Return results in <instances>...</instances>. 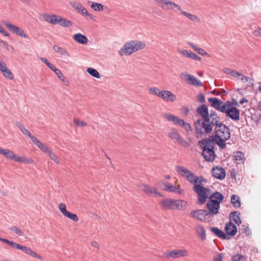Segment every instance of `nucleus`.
<instances>
[{
	"label": "nucleus",
	"instance_id": "obj_46",
	"mask_svg": "<svg viewBox=\"0 0 261 261\" xmlns=\"http://www.w3.org/2000/svg\"><path fill=\"white\" fill-rule=\"evenodd\" d=\"M214 95L219 96L220 95L221 97L227 96V92L223 89H220L219 90H213L211 92Z\"/></svg>",
	"mask_w": 261,
	"mask_h": 261
},
{
	"label": "nucleus",
	"instance_id": "obj_10",
	"mask_svg": "<svg viewBox=\"0 0 261 261\" xmlns=\"http://www.w3.org/2000/svg\"><path fill=\"white\" fill-rule=\"evenodd\" d=\"M190 215L192 217L204 222H208L210 221L209 219L210 217L208 215L207 211L205 210H193L191 212ZM211 220H212V219H211Z\"/></svg>",
	"mask_w": 261,
	"mask_h": 261
},
{
	"label": "nucleus",
	"instance_id": "obj_13",
	"mask_svg": "<svg viewBox=\"0 0 261 261\" xmlns=\"http://www.w3.org/2000/svg\"><path fill=\"white\" fill-rule=\"evenodd\" d=\"M141 188L143 192L148 196L152 197L157 196L160 197L163 196V194L157 189V188L148 185L143 184Z\"/></svg>",
	"mask_w": 261,
	"mask_h": 261
},
{
	"label": "nucleus",
	"instance_id": "obj_56",
	"mask_svg": "<svg viewBox=\"0 0 261 261\" xmlns=\"http://www.w3.org/2000/svg\"><path fill=\"white\" fill-rule=\"evenodd\" d=\"M167 185V182H165L164 181H159L157 183V186L162 190L164 191V188H166V186Z\"/></svg>",
	"mask_w": 261,
	"mask_h": 261
},
{
	"label": "nucleus",
	"instance_id": "obj_14",
	"mask_svg": "<svg viewBox=\"0 0 261 261\" xmlns=\"http://www.w3.org/2000/svg\"><path fill=\"white\" fill-rule=\"evenodd\" d=\"M181 77L188 84L197 87L202 86V83L199 80L196 79L193 75L185 72L180 75Z\"/></svg>",
	"mask_w": 261,
	"mask_h": 261
},
{
	"label": "nucleus",
	"instance_id": "obj_22",
	"mask_svg": "<svg viewBox=\"0 0 261 261\" xmlns=\"http://www.w3.org/2000/svg\"><path fill=\"white\" fill-rule=\"evenodd\" d=\"M202 155L204 159L207 162H212L215 158L214 149H202Z\"/></svg>",
	"mask_w": 261,
	"mask_h": 261
},
{
	"label": "nucleus",
	"instance_id": "obj_29",
	"mask_svg": "<svg viewBox=\"0 0 261 261\" xmlns=\"http://www.w3.org/2000/svg\"><path fill=\"white\" fill-rule=\"evenodd\" d=\"M1 154H3L6 158H8L13 161H15L16 154L12 151L7 149H2Z\"/></svg>",
	"mask_w": 261,
	"mask_h": 261
},
{
	"label": "nucleus",
	"instance_id": "obj_18",
	"mask_svg": "<svg viewBox=\"0 0 261 261\" xmlns=\"http://www.w3.org/2000/svg\"><path fill=\"white\" fill-rule=\"evenodd\" d=\"M3 24L6 25L13 34L18 35L21 37L27 38L28 36L24 31L19 27L14 25L10 22L6 21H3Z\"/></svg>",
	"mask_w": 261,
	"mask_h": 261
},
{
	"label": "nucleus",
	"instance_id": "obj_37",
	"mask_svg": "<svg viewBox=\"0 0 261 261\" xmlns=\"http://www.w3.org/2000/svg\"><path fill=\"white\" fill-rule=\"evenodd\" d=\"M231 202L235 208H239L241 206V202L239 196L233 195L231 197Z\"/></svg>",
	"mask_w": 261,
	"mask_h": 261
},
{
	"label": "nucleus",
	"instance_id": "obj_9",
	"mask_svg": "<svg viewBox=\"0 0 261 261\" xmlns=\"http://www.w3.org/2000/svg\"><path fill=\"white\" fill-rule=\"evenodd\" d=\"M70 5L78 13L86 17L87 20L93 19V15L88 12L82 4L77 2H71Z\"/></svg>",
	"mask_w": 261,
	"mask_h": 261
},
{
	"label": "nucleus",
	"instance_id": "obj_8",
	"mask_svg": "<svg viewBox=\"0 0 261 261\" xmlns=\"http://www.w3.org/2000/svg\"><path fill=\"white\" fill-rule=\"evenodd\" d=\"M164 118L169 121L172 122L175 124H178L182 126L186 130L187 133H189V131L191 130V126L190 124L185 122V121L182 119H180L175 116L168 113L164 114Z\"/></svg>",
	"mask_w": 261,
	"mask_h": 261
},
{
	"label": "nucleus",
	"instance_id": "obj_7",
	"mask_svg": "<svg viewBox=\"0 0 261 261\" xmlns=\"http://www.w3.org/2000/svg\"><path fill=\"white\" fill-rule=\"evenodd\" d=\"M156 4L166 11L172 10L175 13L180 12L181 13V7L174 2L169 0H154Z\"/></svg>",
	"mask_w": 261,
	"mask_h": 261
},
{
	"label": "nucleus",
	"instance_id": "obj_25",
	"mask_svg": "<svg viewBox=\"0 0 261 261\" xmlns=\"http://www.w3.org/2000/svg\"><path fill=\"white\" fill-rule=\"evenodd\" d=\"M146 46L145 43L142 41H132V54L143 49Z\"/></svg>",
	"mask_w": 261,
	"mask_h": 261
},
{
	"label": "nucleus",
	"instance_id": "obj_60",
	"mask_svg": "<svg viewBox=\"0 0 261 261\" xmlns=\"http://www.w3.org/2000/svg\"><path fill=\"white\" fill-rule=\"evenodd\" d=\"M229 102L230 103L231 107H239V104L238 102V101L236 99H232V101H229Z\"/></svg>",
	"mask_w": 261,
	"mask_h": 261
},
{
	"label": "nucleus",
	"instance_id": "obj_2",
	"mask_svg": "<svg viewBox=\"0 0 261 261\" xmlns=\"http://www.w3.org/2000/svg\"><path fill=\"white\" fill-rule=\"evenodd\" d=\"M212 107L215 109L226 114V115L234 121L240 119V111L236 107H231L229 101L223 102L219 99H208Z\"/></svg>",
	"mask_w": 261,
	"mask_h": 261
},
{
	"label": "nucleus",
	"instance_id": "obj_30",
	"mask_svg": "<svg viewBox=\"0 0 261 261\" xmlns=\"http://www.w3.org/2000/svg\"><path fill=\"white\" fill-rule=\"evenodd\" d=\"M195 230L202 240L204 241L206 240V232L203 226L200 225H197L195 228Z\"/></svg>",
	"mask_w": 261,
	"mask_h": 261
},
{
	"label": "nucleus",
	"instance_id": "obj_50",
	"mask_svg": "<svg viewBox=\"0 0 261 261\" xmlns=\"http://www.w3.org/2000/svg\"><path fill=\"white\" fill-rule=\"evenodd\" d=\"M251 119L256 123H261V114L259 113H255L252 115Z\"/></svg>",
	"mask_w": 261,
	"mask_h": 261
},
{
	"label": "nucleus",
	"instance_id": "obj_45",
	"mask_svg": "<svg viewBox=\"0 0 261 261\" xmlns=\"http://www.w3.org/2000/svg\"><path fill=\"white\" fill-rule=\"evenodd\" d=\"M64 216L74 222H77L79 220V218L76 215L68 211Z\"/></svg>",
	"mask_w": 261,
	"mask_h": 261
},
{
	"label": "nucleus",
	"instance_id": "obj_36",
	"mask_svg": "<svg viewBox=\"0 0 261 261\" xmlns=\"http://www.w3.org/2000/svg\"><path fill=\"white\" fill-rule=\"evenodd\" d=\"M53 49L56 53H58L61 55L67 57H70L69 53L63 47H60L57 45H54L53 46Z\"/></svg>",
	"mask_w": 261,
	"mask_h": 261
},
{
	"label": "nucleus",
	"instance_id": "obj_27",
	"mask_svg": "<svg viewBox=\"0 0 261 261\" xmlns=\"http://www.w3.org/2000/svg\"><path fill=\"white\" fill-rule=\"evenodd\" d=\"M211 230L219 238L224 240H228L230 238L227 235L225 234L222 230L217 227H212L211 228Z\"/></svg>",
	"mask_w": 261,
	"mask_h": 261
},
{
	"label": "nucleus",
	"instance_id": "obj_3",
	"mask_svg": "<svg viewBox=\"0 0 261 261\" xmlns=\"http://www.w3.org/2000/svg\"><path fill=\"white\" fill-rule=\"evenodd\" d=\"M215 135L213 137L216 139V143L221 148L226 146L225 142L230 137V129L225 124H222L215 128Z\"/></svg>",
	"mask_w": 261,
	"mask_h": 261
},
{
	"label": "nucleus",
	"instance_id": "obj_63",
	"mask_svg": "<svg viewBox=\"0 0 261 261\" xmlns=\"http://www.w3.org/2000/svg\"><path fill=\"white\" fill-rule=\"evenodd\" d=\"M242 73H240L235 70H233L232 72V73L231 74V76L236 77L238 80L240 79V76L241 75Z\"/></svg>",
	"mask_w": 261,
	"mask_h": 261
},
{
	"label": "nucleus",
	"instance_id": "obj_39",
	"mask_svg": "<svg viewBox=\"0 0 261 261\" xmlns=\"http://www.w3.org/2000/svg\"><path fill=\"white\" fill-rule=\"evenodd\" d=\"M181 14H182L183 15L185 16L186 17H187L188 18H189L190 20H191L192 21L199 22L200 20L199 18L196 15H193L189 12H186L184 11H181Z\"/></svg>",
	"mask_w": 261,
	"mask_h": 261
},
{
	"label": "nucleus",
	"instance_id": "obj_38",
	"mask_svg": "<svg viewBox=\"0 0 261 261\" xmlns=\"http://www.w3.org/2000/svg\"><path fill=\"white\" fill-rule=\"evenodd\" d=\"M15 162L23 164H33L34 161L32 159L27 158L24 156H19L16 155Z\"/></svg>",
	"mask_w": 261,
	"mask_h": 261
},
{
	"label": "nucleus",
	"instance_id": "obj_23",
	"mask_svg": "<svg viewBox=\"0 0 261 261\" xmlns=\"http://www.w3.org/2000/svg\"><path fill=\"white\" fill-rule=\"evenodd\" d=\"M210 193V192H209V193ZM208 198L210 200H211V201H213V202H218V204L220 205V203L223 201L224 197L220 192H215L210 195L209 194L207 199Z\"/></svg>",
	"mask_w": 261,
	"mask_h": 261
},
{
	"label": "nucleus",
	"instance_id": "obj_1",
	"mask_svg": "<svg viewBox=\"0 0 261 261\" xmlns=\"http://www.w3.org/2000/svg\"><path fill=\"white\" fill-rule=\"evenodd\" d=\"M176 168L177 172L181 176L185 177L191 184L194 185L193 190L198 196L197 204L200 205L204 204L208 197L210 189L204 187L202 185L196 184L198 176L187 168L181 166H176Z\"/></svg>",
	"mask_w": 261,
	"mask_h": 261
},
{
	"label": "nucleus",
	"instance_id": "obj_53",
	"mask_svg": "<svg viewBox=\"0 0 261 261\" xmlns=\"http://www.w3.org/2000/svg\"><path fill=\"white\" fill-rule=\"evenodd\" d=\"M188 58L197 61H200L201 60V58L199 56L191 51H190V54Z\"/></svg>",
	"mask_w": 261,
	"mask_h": 261
},
{
	"label": "nucleus",
	"instance_id": "obj_15",
	"mask_svg": "<svg viewBox=\"0 0 261 261\" xmlns=\"http://www.w3.org/2000/svg\"><path fill=\"white\" fill-rule=\"evenodd\" d=\"M216 139L213 136L208 138L203 139L198 142V145L202 149H214L215 145L217 144Z\"/></svg>",
	"mask_w": 261,
	"mask_h": 261
},
{
	"label": "nucleus",
	"instance_id": "obj_48",
	"mask_svg": "<svg viewBox=\"0 0 261 261\" xmlns=\"http://www.w3.org/2000/svg\"><path fill=\"white\" fill-rule=\"evenodd\" d=\"M9 229L19 236H22L24 234L23 231L16 226H12Z\"/></svg>",
	"mask_w": 261,
	"mask_h": 261
},
{
	"label": "nucleus",
	"instance_id": "obj_62",
	"mask_svg": "<svg viewBox=\"0 0 261 261\" xmlns=\"http://www.w3.org/2000/svg\"><path fill=\"white\" fill-rule=\"evenodd\" d=\"M0 33L5 36H9V34L4 29V28L0 24Z\"/></svg>",
	"mask_w": 261,
	"mask_h": 261
},
{
	"label": "nucleus",
	"instance_id": "obj_42",
	"mask_svg": "<svg viewBox=\"0 0 261 261\" xmlns=\"http://www.w3.org/2000/svg\"><path fill=\"white\" fill-rule=\"evenodd\" d=\"M87 72L91 76L94 77L99 79L100 77L99 72L96 69L93 68H88L87 69Z\"/></svg>",
	"mask_w": 261,
	"mask_h": 261
},
{
	"label": "nucleus",
	"instance_id": "obj_31",
	"mask_svg": "<svg viewBox=\"0 0 261 261\" xmlns=\"http://www.w3.org/2000/svg\"><path fill=\"white\" fill-rule=\"evenodd\" d=\"M240 213L238 211H234L230 213L229 215L230 219L233 221L237 225H239L242 223L241 220Z\"/></svg>",
	"mask_w": 261,
	"mask_h": 261
},
{
	"label": "nucleus",
	"instance_id": "obj_52",
	"mask_svg": "<svg viewBox=\"0 0 261 261\" xmlns=\"http://www.w3.org/2000/svg\"><path fill=\"white\" fill-rule=\"evenodd\" d=\"M60 212L64 215L68 211L66 210V205L64 203H60L59 205Z\"/></svg>",
	"mask_w": 261,
	"mask_h": 261
},
{
	"label": "nucleus",
	"instance_id": "obj_57",
	"mask_svg": "<svg viewBox=\"0 0 261 261\" xmlns=\"http://www.w3.org/2000/svg\"><path fill=\"white\" fill-rule=\"evenodd\" d=\"M9 245H10L12 248L18 249L20 244H17L14 241H10Z\"/></svg>",
	"mask_w": 261,
	"mask_h": 261
},
{
	"label": "nucleus",
	"instance_id": "obj_19",
	"mask_svg": "<svg viewBox=\"0 0 261 261\" xmlns=\"http://www.w3.org/2000/svg\"><path fill=\"white\" fill-rule=\"evenodd\" d=\"M204 120L207 121L212 126H214L215 127H217L223 124L221 122L220 118L215 113H211Z\"/></svg>",
	"mask_w": 261,
	"mask_h": 261
},
{
	"label": "nucleus",
	"instance_id": "obj_20",
	"mask_svg": "<svg viewBox=\"0 0 261 261\" xmlns=\"http://www.w3.org/2000/svg\"><path fill=\"white\" fill-rule=\"evenodd\" d=\"M18 250H21L23 252H24L25 254L30 255L32 257L36 258L37 259H39L40 260H42L43 258L41 256L38 254L37 253H36L34 251H33L32 249H31L30 248L28 247L25 246H23L20 244L19 248Z\"/></svg>",
	"mask_w": 261,
	"mask_h": 261
},
{
	"label": "nucleus",
	"instance_id": "obj_6",
	"mask_svg": "<svg viewBox=\"0 0 261 261\" xmlns=\"http://www.w3.org/2000/svg\"><path fill=\"white\" fill-rule=\"evenodd\" d=\"M194 126L195 127L196 137L197 138H201L203 134H209L213 130V126L205 121L204 119L202 120L200 119L197 120L194 122Z\"/></svg>",
	"mask_w": 261,
	"mask_h": 261
},
{
	"label": "nucleus",
	"instance_id": "obj_59",
	"mask_svg": "<svg viewBox=\"0 0 261 261\" xmlns=\"http://www.w3.org/2000/svg\"><path fill=\"white\" fill-rule=\"evenodd\" d=\"M206 179H205L203 176H198V179H197L196 184H199L200 185H202L203 182H205Z\"/></svg>",
	"mask_w": 261,
	"mask_h": 261
},
{
	"label": "nucleus",
	"instance_id": "obj_17",
	"mask_svg": "<svg viewBox=\"0 0 261 261\" xmlns=\"http://www.w3.org/2000/svg\"><path fill=\"white\" fill-rule=\"evenodd\" d=\"M206 207L207 209V213L210 217L211 216H214L219 213V210L220 208V205L218 204V202H214L208 200L207 202Z\"/></svg>",
	"mask_w": 261,
	"mask_h": 261
},
{
	"label": "nucleus",
	"instance_id": "obj_32",
	"mask_svg": "<svg viewBox=\"0 0 261 261\" xmlns=\"http://www.w3.org/2000/svg\"><path fill=\"white\" fill-rule=\"evenodd\" d=\"M197 111L199 114L201 115L203 119H205L209 115L207 107L204 105L198 107L197 109Z\"/></svg>",
	"mask_w": 261,
	"mask_h": 261
},
{
	"label": "nucleus",
	"instance_id": "obj_58",
	"mask_svg": "<svg viewBox=\"0 0 261 261\" xmlns=\"http://www.w3.org/2000/svg\"><path fill=\"white\" fill-rule=\"evenodd\" d=\"M9 245H10L12 248L18 249L20 244H17L14 241H10Z\"/></svg>",
	"mask_w": 261,
	"mask_h": 261
},
{
	"label": "nucleus",
	"instance_id": "obj_49",
	"mask_svg": "<svg viewBox=\"0 0 261 261\" xmlns=\"http://www.w3.org/2000/svg\"><path fill=\"white\" fill-rule=\"evenodd\" d=\"M3 75L6 78L9 80H13L14 79V76L11 70L7 68L4 71L2 72Z\"/></svg>",
	"mask_w": 261,
	"mask_h": 261
},
{
	"label": "nucleus",
	"instance_id": "obj_35",
	"mask_svg": "<svg viewBox=\"0 0 261 261\" xmlns=\"http://www.w3.org/2000/svg\"><path fill=\"white\" fill-rule=\"evenodd\" d=\"M121 56H126L130 55V43H126L124 47L121 48L119 51Z\"/></svg>",
	"mask_w": 261,
	"mask_h": 261
},
{
	"label": "nucleus",
	"instance_id": "obj_11",
	"mask_svg": "<svg viewBox=\"0 0 261 261\" xmlns=\"http://www.w3.org/2000/svg\"><path fill=\"white\" fill-rule=\"evenodd\" d=\"M188 255V251L186 249L179 250L174 249L171 251H168L163 254V257L169 258H177L180 257L186 256Z\"/></svg>",
	"mask_w": 261,
	"mask_h": 261
},
{
	"label": "nucleus",
	"instance_id": "obj_61",
	"mask_svg": "<svg viewBox=\"0 0 261 261\" xmlns=\"http://www.w3.org/2000/svg\"><path fill=\"white\" fill-rule=\"evenodd\" d=\"M222 260H223V256L221 253L217 254L214 257V261H222Z\"/></svg>",
	"mask_w": 261,
	"mask_h": 261
},
{
	"label": "nucleus",
	"instance_id": "obj_54",
	"mask_svg": "<svg viewBox=\"0 0 261 261\" xmlns=\"http://www.w3.org/2000/svg\"><path fill=\"white\" fill-rule=\"evenodd\" d=\"M177 51L181 55H182L186 57H188V58L189 57L190 52L188 51V50H186V49H183L182 48H178L177 49Z\"/></svg>",
	"mask_w": 261,
	"mask_h": 261
},
{
	"label": "nucleus",
	"instance_id": "obj_55",
	"mask_svg": "<svg viewBox=\"0 0 261 261\" xmlns=\"http://www.w3.org/2000/svg\"><path fill=\"white\" fill-rule=\"evenodd\" d=\"M0 45L5 47L7 50H10V48L13 49V47L9 45L6 42L0 39Z\"/></svg>",
	"mask_w": 261,
	"mask_h": 261
},
{
	"label": "nucleus",
	"instance_id": "obj_43",
	"mask_svg": "<svg viewBox=\"0 0 261 261\" xmlns=\"http://www.w3.org/2000/svg\"><path fill=\"white\" fill-rule=\"evenodd\" d=\"M234 158L236 161L240 162L239 163H238V164H240V163H243L244 161V154L241 151H238L235 152Z\"/></svg>",
	"mask_w": 261,
	"mask_h": 261
},
{
	"label": "nucleus",
	"instance_id": "obj_16",
	"mask_svg": "<svg viewBox=\"0 0 261 261\" xmlns=\"http://www.w3.org/2000/svg\"><path fill=\"white\" fill-rule=\"evenodd\" d=\"M149 91L151 94L160 98H169L174 96L171 92L167 90L161 91L156 87L150 88Z\"/></svg>",
	"mask_w": 261,
	"mask_h": 261
},
{
	"label": "nucleus",
	"instance_id": "obj_51",
	"mask_svg": "<svg viewBox=\"0 0 261 261\" xmlns=\"http://www.w3.org/2000/svg\"><path fill=\"white\" fill-rule=\"evenodd\" d=\"M73 123L77 126L84 127L87 125V123L84 121L76 119L73 120Z\"/></svg>",
	"mask_w": 261,
	"mask_h": 261
},
{
	"label": "nucleus",
	"instance_id": "obj_40",
	"mask_svg": "<svg viewBox=\"0 0 261 261\" xmlns=\"http://www.w3.org/2000/svg\"><path fill=\"white\" fill-rule=\"evenodd\" d=\"M55 73L57 75L58 77L62 81L65 85H68L69 81L64 76V75L62 73L61 71L58 69V70L55 71Z\"/></svg>",
	"mask_w": 261,
	"mask_h": 261
},
{
	"label": "nucleus",
	"instance_id": "obj_26",
	"mask_svg": "<svg viewBox=\"0 0 261 261\" xmlns=\"http://www.w3.org/2000/svg\"><path fill=\"white\" fill-rule=\"evenodd\" d=\"M16 126L21 130V132L24 135L28 136L31 141L33 142L37 138L35 136L32 135L31 133L25 128V127L19 122H16Z\"/></svg>",
	"mask_w": 261,
	"mask_h": 261
},
{
	"label": "nucleus",
	"instance_id": "obj_24",
	"mask_svg": "<svg viewBox=\"0 0 261 261\" xmlns=\"http://www.w3.org/2000/svg\"><path fill=\"white\" fill-rule=\"evenodd\" d=\"M225 231L228 236H234L237 232V228L232 222H229L226 224Z\"/></svg>",
	"mask_w": 261,
	"mask_h": 261
},
{
	"label": "nucleus",
	"instance_id": "obj_4",
	"mask_svg": "<svg viewBox=\"0 0 261 261\" xmlns=\"http://www.w3.org/2000/svg\"><path fill=\"white\" fill-rule=\"evenodd\" d=\"M42 19L46 22L52 24H58L63 27L69 28L72 25V22L59 15H50L47 13L41 15Z\"/></svg>",
	"mask_w": 261,
	"mask_h": 261
},
{
	"label": "nucleus",
	"instance_id": "obj_47",
	"mask_svg": "<svg viewBox=\"0 0 261 261\" xmlns=\"http://www.w3.org/2000/svg\"><path fill=\"white\" fill-rule=\"evenodd\" d=\"M232 261H246V257L244 255L237 254L231 257Z\"/></svg>",
	"mask_w": 261,
	"mask_h": 261
},
{
	"label": "nucleus",
	"instance_id": "obj_41",
	"mask_svg": "<svg viewBox=\"0 0 261 261\" xmlns=\"http://www.w3.org/2000/svg\"><path fill=\"white\" fill-rule=\"evenodd\" d=\"M90 8L95 11H101L103 10V6L98 3L93 2Z\"/></svg>",
	"mask_w": 261,
	"mask_h": 261
},
{
	"label": "nucleus",
	"instance_id": "obj_12",
	"mask_svg": "<svg viewBox=\"0 0 261 261\" xmlns=\"http://www.w3.org/2000/svg\"><path fill=\"white\" fill-rule=\"evenodd\" d=\"M169 137L180 143L184 147H189L190 144L186 141L175 128H172L168 134Z\"/></svg>",
	"mask_w": 261,
	"mask_h": 261
},
{
	"label": "nucleus",
	"instance_id": "obj_5",
	"mask_svg": "<svg viewBox=\"0 0 261 261\" xmlns=\"http://www.w3.org/2000/svg\"><path fill=\"white\" fill-rule=\"evenodd\" d=\"M161 204L164 209L182 210L187 207V202L180 199L165 198L161 201Z\"/></svg>",
	"mask_w": 261,
	"mask_h": 261
},
{
	"label": "nucleus",
	"instance_id": "obj_21",
	"mask_svg": "<svg viewBox=\"0 0 261 261\" xmlns=\"http://www.w3.org/2000/svg\"><path fill=\"white\" fill-rule=\"evenodd\" d=\"M212 174L213 176L220 179L222 180L225 177V171L224 169L222 167L216 166L212 169Z\"/></svg>",
	"mask_w": 261,
	"mask_h": 261
},
{
	"label": "nucleus",
	"instance_id": "obj_28",
	"mask_svg": "<svg viewBox=\"0 0 261 261\" xmlns=\"http://www.w3.org/2000/svg\"><path fill=\"white\" fill-rule=\"evenodd\" d=\"M72 38L76 42L82 44H86L88 42L87 38L81 33L74 34Z\"/></svg>",
	"mask_w": 261,
	"mask_h": 261
},
{
	"label": "nucleus",
	"instance_id": "obj_34",
	"mask_svg": "<svg viewBox=\"0 0 261 261\" xmlns=\"http://www.w3.org/2000/svg\"><path fill=\"white\" fill-rule=\"evenodd\" d=\"M33 143H34L39 149H40L46 154H47L48 152L50 150L46 145L43 144L37 138L35 140Z\"/></svg>",
	"mask_w": 261,
	"mask_h": 261
},
{
	"label": "nucleus",
	"instance_id": "obj_33",
	"mask_svg": "<svg viewBox=\"0 0 261 261\" xmlns=\"http://www.w3.org/2000/svg\"><path fill=\"white\" fill-rule=\"evenodd\" d=\"M164 191L170 192L178 193L179 194L182 193V191L180 189L179 187H176L169 183H167L166 188H164Z\"/></svg>",
	"mask_w": 261,
	"mask_h": 261
},
{
	"label": "nucleus",
	"instance_id": "obj_64",
	"mask_svg": "<svg viewBox=\"0 0 261 261\" xmlns=\"http://www.w3.org/2000/svg\"><path fill=\"white\" fill-rule=\"evenodd\" d=\"M255 36H261V28H258L254 32Z\"/></svg>",
	"mask_w": 261,
	"mask_h": 261
},
{
	"label": "nucleus",
	"instance_id": "obj_44",
	"mask_svg": "<svg viewBox=\"0 0 261 261\" xmlns=\"http://www.w3.org/2000/svg\"><path fill=\"white\" fill-rule=\"evenodd\" d=\"M239 80H241L243 83L248 82L252 87L254 85L253 79H251L248 76H245L242 74H241Z\"/></svg>",
	"mask_w": 261,
	"mask_h": 261
}]
</instances>
